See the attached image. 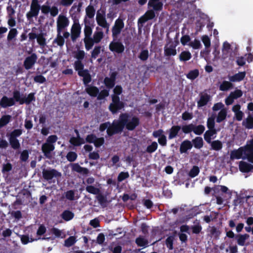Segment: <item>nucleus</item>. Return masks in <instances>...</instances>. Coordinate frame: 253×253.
Listing matches in <instances>:
<instances>
[{"instance_id":"obj_4","label":"nucleus","mask_w":253,"mask_h":253,"mask_svg":"<svg viewBox=\"0 0 253 253\" xmlns=\"http://www.w3.org/2000/svg\"><path fill=\"white\" fill-rule=\"evenodd\" d=\"M41 9V5L38 0H32L30 5V10L26 13V17L29 21L33 17H37Z\"/></svg>"},{"instance_id":"obj_54","label":"nucleus","mask_w":253,"mask_h":253,"mask_svg":"<svg viewBox=\"0 0 253 253\" xmlns=\"http://www.w3.org/2000/svg\"><path fill=\"white\" fill-rule=\"evenodd\" d=\"M202 40L206 48H208L211 46V41L207 35L203 36Z\"/></svg>"},{"instance_id":"obj_25","label":"nucleus","mask_w":253,"mask_h":253,"mask_svg":"<svg viewBox=\"0 0 253 253\" xmlns=\"http://www.w3.org/2000/svg\"><path fill=\"white\" fill-rule=\"evenodd\" d=\"M180 129L179 126H173L169 130V138L171 139L175 137Z\"/></svg>"},{"instance_id":"obj_27","label":"nucleus","mask_w":253,"mask_h":253,"mask_svg":"<svg viewBox=\"0 0 253 253\" xmlns=\"http://www.w3.org/2000/svg\"><path fill=\"white\" fill-rule=\"evenodd\" d=\"M72 169L78 172L86 174L88 172L87 169L81 167L78 164H74L72 165Z\"/></svg>"},{"instance_id":"obj_41","label":"nucleus","mask_w":253,"mask_h":253,"mask_svg":"<svg viewBox=\"0 0 253 253\" xmlns=\"http://www.w3.org/2000/svg\"><path fill=\"white\" fill-rule=\"evenodd\" d=\"M74 217V214L68 211H64L62 214V217L66 221L72 219Z\"/></svg>"},{"instance_id":"obj_62","label":"nucleus","mask_w":253,"mask_h":253,"mask_svg":"<svg viewBox=\"0 0 253 253\" xmlns=\"http://www.w3.org/2000/svg\"><path fill=\"white\" fill-rule=\"evenodd\" d=\"M74 0H60V5L65 6L68 7L70 6L73 2Z\"/></svg>"},{"instance_id":"obj_14","label":"nucleus","mask_w":253,"mask_h":253,"mask_svg":"<svg viewBox=\"0 0 253 253\" xmlns=\"http://www.w3.org/2000/svg\"><path fill=\"white\" fill-rule=\"evenodd\" d=\"M55 147L53 144H48L46 142L43 143L42 147V150L44 155L47 158H51L52 155L51 152L53 151Z\"/></svg>"},{"instance_id":"obj_46","label":"nucleus","mask_w":253,"mask_h":253,"mask_svg":"<svg viewBox=\"0 0 253 253\" xmlns=\"http://www.w3.org/2000/svg\"><path fill=\"white\" fill-rule=\"evenodd\" d=\"M76 242L75 237L71 236L65 241L64 245L66 247H69L74 245Z\"/></svg>"},{"instance_id":"obj_19","label":"nucleus","mask_w":253,"mask_h":253,"mask_svg":"<svg viewBox=\"0 0 253 253\" xmlns=\"http://www.w3.org/2000/svg\"><path fill=\"white\" fill-rule=\"evenodd\" d=\"M85 17L89 19H93L95 14V9L94 6L91 4L88 5L85 8Z\"/></svg>"},{"instance_id":"obj_58","label":"nucleus","mask_w":253,"mask_h":253,"mask_svg":"<svg viewBox=\"0 0 253 253\" xmlns=\"http://www.w3.org/2000/svg\"><path fill=\"white\" fill-rule=\"evenodd\" d=\"M199 173V169L198 167L194 166L193 167V168L191 169L190 172H189V175L192 177H194L197 176Z\"/></svg>"},{"instance_id":"obj_36","label":"nucleus","mask_w":253,"mask_h":253,"mask_svg":"<svg viewBox=\"0 0 253 253\" xmlns=\"http://www.w3.org/2000/svg\"><path fill=\"white\" fill-rule=\"evenodd\" d=\"M199 75V72L198 69H194L190 71L186 75L188 79H195Z\"/></svg>"},{"instance_id":"obj_21","label":"nucleus","mask_w":253,"mask_h":253,"mask_svg":"<svg viewBox=\"0 0 253 253\" xmlns=\"http://www.w3.org/2000/svg\"><path fill=\"white\" fill-rule=\"evenodd\" d=\"M243 126L246 128L248 129H252L253 128V117L249 116L243 122Z\"/></svg>"},{"instance_id":"obj_50","label":"nucleus","mask_w":253,"mask_h":253,"mask_svg":"<svg viewBox=\"0 0 253 253\" xmlns=\"http://www.w3.org/2000/svg\"><path fill=\"white\" fill-rule=\"evenodd\" d=\"M231 87V84L227 81L224 82L220 86V89L222 91L227 90Z\"/></svg>"},{"instance_id":"obj_17","label":"nucleus","mask_w":253,"mask_h":253,"mask_svg":"<svg viewBox=\"0 0 253 253\" xmlns=\"http://www.w3.org/2000/svg\"><path fill=\"white\" fill-rule=\"evenodd\" d=\"M216 133V130L214 128L209 129L204 134L205 140L208 143H211V139L214 138Z\"/></svg>"},{"instance_id":"obj_61","label":"nucleus","mask_w":253,"mask_h":253,"mask_svg":"<svg viewBox=\"0 0 253 253\" xmlns=\"http://www.w3.org/2000/svg\"><path fill=\"white\" fill-rule=\"evenodd\" d=\"M182 131L185 133H188L192 131H193V124H190L189 125H186L183 126L182 127Z\"/></svg>"},{"instance_id":"obj_63","label":"nucleus","mask_w":253,"mask_h":253,"mask_svg":"<svg viewBox=\"0 0 253 253\" xmlns=\"http://www.w3.org/2000/svg\"><path fill=\"white\" fill-rule=\"evenodd\" d=\"M157 143L156 142H154L147 147V151L149 153H152L157 149Z\"/></svg>"},{"instance_id":"obj_16","label":"nucleus","mask_w":253,"mask_h":253,"mask_svg":"<svg viewBox=\"0 0 253 253\" xmlns=\"http://www.w3.org/2000/svg\"><path fill=\"white\" fill-rule=\"evenodd\" d=\"M77 132V137H72L70 140V142L74 146H79L85 143L84 139L81 138L79 135L78 132L76 130Z\"/></svg>"},{"instance_id":"obj_60","label":"nucleus","mask_w":253,"mask_h":253,"mask_svg":"<svg viewBox=\"0 0 253 253\" xmlns=\"http://www.w3.org/2000/svg\"><path fill=\"white\" fill-rule=\"evenodd\" d=\"M148 20L153 19L155 17V13L153 10H148L144 14Z\"/></svg>"},{"instance_id":"obj_35","label":"nucleus","mask_w":253,"mask_h":253,"mask_svg":"<svg viewBox=\"0 0 253 253\" xmlns=\"http://www.w3.org/2000/svg\"><path fill=\"white\" fill-rule=\"evenodd\" d=\"M78 74L79 76L83 77V79H91L90 75L87 69L84 70V69L78 71Z\"/></svg>"},{"instance_id":"obj_37","label":"nucleus","mask_w":253,"mask_h":253,"mask_svg":"<svg viewBox=\"0 0 253 253\" xmlns=\"http://www.w3.org/2000/svg\"><path fill=\"white\" fill-rule=\"evenodd\" d=\"M11 116L10 115H4L0 119V128L7 124L10 121Z\"/></svg>"},{"instance_id":"obj_10","label":"nucleus","mask_w":253,"mask_h":253,"mask_svg":"<svg viewBox=\"0 0 253 253\" xmlns=\"http://www.w3.org/2000/svg\"><path fill=\"white\" fill-rule=\"evenodd\" d=\"M43 177L46 180H50L55 177L58 178L61 176V173L55 169H43L42 171Z\"/></svg>"},{"instance_id":"obj_11","label":"nucleus","mask_w":253,"mask_h":253,"mask_svg":"<svg viewBox=\"0 0 253 253\" xmlns=\"http://www.w3.org/2000/svg\"><path fill=\"white\" fill-rule=\"evenodd\" d=\"M41 9L43 14H47L50 12L51 16L52 17L56 16L59 12L58 8L55 6L50 7L48 5H43L42 7L41 6Z\"/></svg>"},{"instance_id":"obj_5","label":"nucleus","mask_w":253,"mask_h":253,"mask_svg":"<svg viewBox=\"0 0 253 253\" xmlns=\"http://www.w3.org/2000/svg\"><path fill=\"white\" fill-rule=\"evenodd\" d=\"M69 24V19L65 15H59L57 20V32H62Z\"/></svg>"},{"instance_id":"obj_28","label":"nucleus","mask_w":253,"mask_h":253,"mask_svg":"<svg viewBox=\"0 0 253 253\" xmlns=\"http://www.w3.org/2000/svg\"><path fill=\"white\" fill-rule=\"evenodd\" d=\"M210 97L208 94L201 95L200 100L198 102V107H202L205 105L210 100Z\"/></svg>"},{"instance_id":"obj_42","label":"nucleus","mask_w":253,"mask_h":253,"mask_svg":"<svg viewBox=\"0 0 253 253\" xmlns=\"http://www.w3.org/2000/svg\"><path fill=\"white\" fill-rule=\"evenodd\" d=\"M18 32L16 29L12 28L11 29L8 33L7 35V40L8 41H11L13 39H14L17 35Z\"/></svg>"},{"instance_id":"obj_51","label":"nucleus","mask_w":253,"mask_h":253,"mask_svg":"<svg viewBox=\"0 0 253 253\" xmlns=\"http://www.w3.org/2000/svg\"><path fill=\"white\" fill-rule=\"evenodd\" d=\"M92 29L93 28L90 27V26H84V38L91 37V36L92 33Z\"/></svg>"},{"instance_id":"obj_15","label":"nucleus","mask_w":253,"mask_h":253,"mask_svg":"<svg viewBox=\"0 0 253 253\" xmlns=\"http://www.w3.org/2000/svg\"><path fill=\"white\" fill-rule=\"evenodd\" d=\"M15 103L13 98L3 96L0 101V105L3 108L11 106Z\"/></svg>"},{"instance_id":"obj_29","label":"nucleus","mask_w":253,"mask_h":253,"mask_svg":"<svg viewBox=\"0 0 253 253\" xmlns=\"http://www.w3.org/2000/svg\"><path fill=\"white\" fill-rule=\"evenodd\" d=\"M103 38V33L102 31L95 32L92 39L95 43H99Z\"/></svg>"},{"instance_id":"obj_52","label":"nucleus","mask_w":253,"mask_h":253,"mask_svg":"<svg viewBox=\"0 0 253 253\" xmlns=\"http://www.w3.org/2000/svg\"><path fill=\"white\" fill-rule=\"evenodd\" d=\"M74 66L75 70L78 72L84 69V65L81 61H76L74 62Z\"/></svg>"},{"instance_id":"obj_39","label":"nucleus","mask_w":253,"mask_h":253,"mask_svg":"<svg viewBox=\"0 0 253 253\" xmlns=\"http://www.w3.org/2000/svg\"><path fill=\"white\" fill-rule=\"evenodd\" d=\"M86 190L88 192L92 194H98L100 192L99 188L94 187L92 185L87 186L86 187Z\"/></svg>"},{"instance_id":"obj_55","label":"nucleus","mask_w":253,"mask_h":253,"mask_svg":"<svg viewBox=\"0 0 253 253\" xmlns=\"http://www.w3.org/2000/svg\"><path fill=\"white\" fill-rule=\"evenodd\" d=\"M246 76L245 72H239L229 78V79H244Z\"/></svg>"},{"instance_id":"obj_18","label":"nucleus","mask_w":253,"mask_h":253,"mask_svg":"<svg viewBox=\"0 0 253 253\" xmlns=\"http://www.w3.org/2000/svg\"><path fill=\"white\" fill-rule=\"evenodd\" d=\"M240 170L244 172L251 171L253 169V166L246 162L241 161L239 164Z\"/></svg>"},{"instance_id":"obj_9","label":"nucleus","mask_w":253,"mask_h":253,"mask_svg":"<svg viewBox=\"0 0 253 253\" xmlns=\"http://www.w3.org/2000/svg\"><path fill=\"white\" fill-rule=\"evenodd\" d=\"M38 59L36 53H32L31 55L27 57L24 61L23 65L26 70H29L32 68L36 63Z\"/></svg>"},{"instance_id":"obj_53","label":"nucleus","mask_w":253,"mask_h":253,"mask_svg":"<svg viewBox=\"0 0 253 253\" xmlns=\"http://www.w3.org/2000/svg\"><path fill=\"white\" fill-rule=\"evenodd\" d=\"M109 95V91L107 90L104 89L97 94V99L102 100Z\"/></svg>"},{"instance_id":"obj_31","label":"nucleus","mask_w":253,"mask_h":253,"mask_svg":"<svg viewBox=\"0 0 253 253\" xmlns=\"http://www.w3.org/2000/svg\"><path fill=\"white\" fill-rule=\"evenodd\" d=\"M227 114V111L225 108H222L220 111L219 112L217 119L216 121L218 123H220L223 120H224L226 117Z\"/></svg>"},{"instance_id":"obj_43","label":"nucleus","mask_w":253,"mask_h":253,"mask_svg":"<svg viewBox=\"0 0 253 253\" xmlns=\"http://www.w3.org/2000/svg\"><path fill=\"white\" fill-rule=\"evenodd\" d=\"M205 130V127L202 125H199L198 126H195L193 125V131L194 132L197 134L200 135L202 134Z\"/></svg>"},{"instance_id":"obj_44","label":"nucleus","mask_w":253,"mask_h":253,"mask_svg":"<svg viewBox=\"0 0 253 253\" xmlns=\"http://www.w3.org/2000/svg\"><path fill=\"white\" fill-rule=\"evenodd\" d=\"M100 46H95L91 52V56L92 58L95 59L100 54L101 51Z\"/></svg>"},{"instance_id":"obj_56","label":"nucleus","mask_w":253,"mask_h":253,"mask_svg":"<svg viewBox=\"0 0 253 253\" xmlns=\"http://www.w3.org/2000/svg\"><path fill=\"white\" fill-rule=\"evenodd\" d=\"M189 45L195 49H199L201 47L200 41L196 39H195L194 42H190Z\"/></svg>"},{"instance_id":"obj_34","label":"nucleus","mask_w":253,"mask_h":253,"mask_svg":"<svg viewBox=\"0 0 253 253\" xmlns=\"http://www.w3.org/2000/svg\"><path fill=\"white\" fill-rule=\"evenodd\" d=\"M149 51L148 49H143L141 51L138 58L142 61H144L148 59L149 57Z\"/></svg>"},{"instance_id":"obj_47","label":"nucleus","mask_w":253,"mask_h":253,"mask_svg":"<svg viewBox=\"0 0 253 253\" xmlns=\"http://www.w3.org/2000/svg\"><path fill=\"white\" fill-rule=\"evenodd\" d=\"M136 243L140 247H146L148 245V241L145 238L139 237L136 240Z\"/></svg>"},{"instance_id":"obj_45","label":"nucleus","mask_w":253,"mask_h":253,"mask_svg":"<svg viewBox=\"0 0 253 253\" xmlns=\"http://www.w3.org/2000/svg\"><path fill=\"white\" fill-rule=\"evenodd\" d=\"M211 147L215 150H219L222 147V143L218 140L213 141L211 144Z\"/></svg>"},{"instance_id":"obj_23","label":"nucleus","mask_w":253,"mask_h":253,"mask_svg":"<svg viewBox=\"0 0 253 253\" xmlns=\"http://www.w3.org/2000/svg\"><path fill=\"white\" fill-rule=\"evenodd\" d=\"M191 57V54L189 51H182L179 56V60L183 62L189 60Z\"/></svg>"},{"instance_id":"obj_20","label":"nucleus","mask_w":253,"mask_h":253,"mask_svg":"<svg viewBox=\"0 0 253 253\" xmlns=\"http://www.w3.org/2000/svg\"><path fill=\"white\" fill-rule=\"evenodd\" d=\"M192 147L191 142L189 140L184 141L181 144L180 151L181 153H185L188 150Z\"/></svg>"},{"instance_id":"obj_49","label":"nucleus","mask_w":253,"mask_h":253,"mask_svg":"<svg viewBox=\"0 0 253 253\" xmlns=\"http://www.w3.org/2000/svg\"><path fill=\"white\" fill-rule=\"evenodd\" d=\"M84 56L85 52L84 50H78L75 55V57L77 59V61H81L83 60V59L84 58Z\"/></svg>"},{"instance_id":"obj_26","label":"nucleus","mask_w":253,"mask_h":253,"mask_svg":"<svg viewBox=\"0 0 253 253\" xmlns=\"http://www.w3.org/2000/svg\"><path fill=\"white\" fill-rule=\"evenodd\" d=\"M148 5L149 7H152L154 10L156 11L161 10L163 6V3L159 1H153L151 4H150V1H149Z\"/></svg>"},{"instance_id":"obj_22","label":"nucleus","mask_w":253,"mask_h":253,"mask_svg":"<svg viewBox=\"0 0 253 253\" xmlns=\"http://www.w3.org/2000/svg\"><path fill=\"white\" fill-rule=\"evenodd\" d=\"M85 90L86 92L91 96L95 97L97 96L99 93L98 89L93 86H88L86 87Z\"/></svg>"},{"instance_id":"obj_57","label":"nucleus","mask_w":253,"mask_h":253,"mask_svg":"<svg viewBox=\"0 0 253 253\" xmlns=\"http://www.w3.org/2000/svg\"><path fill=\"white\" fill-rule=\"evenodd\" d=\"M191 38L190 36L187 35L182 36L180 39L181 43L183 45L187 44V43L189 42Z\"/></svg>"},{"instance_id":"obj_7","label":"nucleus","mask_w":253,"mask_h":253,"mask_svg":"<svg viewBox=\"0 0 253 253\" xmlns=\"http://www.w3.org/2000/svg\"><path fill=\"white\" fill-rule=\"evenodd\" d=\"M81 26L78 22H74L71 29V38L73 42L76 41L77 39L80 37L81 33Z\"/></svg>"},{"instance_id":"obj_64","label":"nucleus","mask_w":253,"mask_h":253,"mask_svg":"<svg viewBox=\"0 0 253 253\" xmlns=\"http://www.w3.org/2000/svg\"><path fill=\"white\" fill-rule=\"evenodd\" d=\"M58 138L57 136L55 135H52L48 137V138L46 139V141L45 142L48 143V144H53L55 143Z\"/></svg>"},{"instance_id":"obj_1","label":"nucleus","mask_w":253,"mask_h":253,"mask_svg":"<svg viewBox=\"0 0 253 253\" xmlns=\"http://www.w3.org/2000/svg\"><path fill=\"white\" fill-rule=\"evenodd\" d=\"M139 124V120L135 117L129 116L126 114L120 115L118 120H114L112 124L106 122L100 125L99 130L101 131L107 129L109 135L121 132L125 126L128 130H133Z\"/></svg>"},{"instance_id":"obj_8","label":"nucleus","mask_w":253,"mask_h":253,"mask_svg":"<svg viewBox=\"0 0 253 253\" xmlns=\"http://www.w3.org/2000/svg\"><path fill=\"white\" fill-rule=\"evenodd\" d=\"M110 51L118 54L122 53L125 50V46L120 41H112L109 45Z\"/></svg>"},{"instance_id":"obj_12","label":"nucleus","mask_w":253,"mask_h":253,"mask_svg":"<svg viewBox=\"0 0 253 253\" xmlns=\"http://www.w3.org/2000/svg\"><path fill=\"white\" fill-rule=\"evenodd\" d=\"M176 45L172 42L169 45H165L164 47V55L166 57L175 56L177 54L176 50Z\"/></svg>"},{"instance_id":"obj_30","label":"nucleus","mask_w":253,"mask_h":253,"mask_svg":"<svg viewBox=\"0 0 253 253\" xmlns=\"http://www.w3.org/2000/svg\"><path fill=\"white\" fill-rule=\"evenodd\" d=\"M57 37L54 39L53 42L56 43L58 45L60 46H62L65 42V40L64 37L61 36L62 32H57Z\"/></svg>"},{"instance_id":"obj_6","label":"nucleus","mask_w":253,"mask_h":253,"mask_svg":"<svg viewBox=\"0 0 253 253\" xmlns=\"http://www.w3.org/2000/svg\"><path fill=\"white\" fill-rule=\"evenodd\" d=\"M124 27V23L122 19H117L115 22V24L112 28V37L115 40L117 36L121 33L122 30Z\"/></svg>"},{"instance_id":"obj_24","label":"nucleus","mask_w":253,"mask_h":253,"mask_svg":"<svg viewBox=\"0 0 253 253\" xmlns=\"http://www.w3.org/2000/svg\"><path fill=\"white\" fill-rule=\"evenodd\" d=\"M84 42L86 50H89L91 49L95 43L91 37L84 38Z\"/></svg>"},{"instance_id":"obj_40","label":"nucleus","mask_w":253,"mask_h":253,"mask_svg":"<svg viewBox=\"0 0 253 253\" xmlns=\"http://www.w3.org/2000/svg\"><path fill=\"white\" fill-rule=\"evenodd\" d=\"M35 100L34 94L30 93L27 97H23V101H21V104L24 103L29 104L32 101Z\"/></svg>"},{"instance_id":"obj_38","label":"nucleus","mask_w":253,"mask_h":253,"mask_svg":"<svg viewBox=\"0 0 253 253\" xmlns=\"http://www.w3.org/2000/svg\"><path fill=\"white\" fill-rule=\"evenodd\" d=\"M194 146L196 148H200L203 146V139L200 137H197L193 140Z\"/></svg>"},{"instance_id":"obj_2","label":"nucleus","mask_w":253,"mask_h":253,"mask_svg":"<svg viewBox=\"0 0 253 253\" xmlns=\"http://www.w3.org/2000/svg\"><path fill=\"white\" fill-rule=\"evenodd\" d=\"M241 158H247L253 163V139L248 142L244 147L233 151L231 153V159H239Z\"/></svg>"},{"instance_id":"obj_33","label":"nucleus","mask_w":253,"mask_h":253,"mask_svg":"<svg viewBox=\"0 0 253 253\" xmlns=\"http://www.w3.org/2000/svg\"><path fill=\"white\" fill-rule=\"evenodd\" d=\"M37 42L42 47H44L46 45V40L44 37L43 34L40 33L38 35L37 38Z\"/></svg>"},{"instance_id":"obj_3","label":"nucleus","mask_w":253,"mask_h":253,"mask_svg":"<svg viewBox=\"0 0 253 253\" xmlns=\"http://www.w3.org/2000/svg\"><path fill=\"white\" fill-rule=\"evenodd\" d=\"M114 94L112 95V102L109 105V110L115 114L118 110L124 107V103L120 101L118 95L122 92V88L121 86L117 85L114 89Z\"/></svg>"},{"instance_id":"obj_13","label":"nucleus","mask_w":253,"mask_h":253,"mask_svg":"<svg viewBox=\"0 0 253 253\" xmlns=\"http://www.w3.org/2000/svg\"><path fill=\"white\" fill-rule=\"evenodd\" d=\"M96 20L99 26L102 27V28H106V31H108L109 25L107 22L105 15L100 13L99 11H97L96 17Z\"/></svg>"},{"instance_id":"obj_48","label":"nucleus","mask_w":253,"mask_h":253,"mask_svg":"<svg viewBox=\"0 0 253 253\" xmlns=\"http://www.w3.org/2000/svg\"><path fill=\"white\" fill-rule=\"evenodd\" d=\"M9 143L14 149H18L20 147V143L16 138H9Z\"/></svg>"},{"instance_id":"obj_59","label":"nucleus","mask_w":253,"mask_h":253,"mask_svg":"<svg viewBox=\"0 0 253 253\" xmlns=\"http://www.w3.org/2000/svg\"><path fill=\"white\" fill-rule=\"evenodd\" d=\"M77 157V155L75 152H70L67 155V159L70 162L74 161Z\"/></svg>"},{"instance_id":"obj_32","label":"nucleus","mask_w":253,"mask_h":253,"mask_svg":"<svg viewBox=\"0 0 253 253\" xmlns=\"http://www.w3.org/2000/svg\"><path fill=\"white\" fill-rule=\"evenodd\" d=\"M249 237L248 234L239 235L237 236V243L239 245L244 246L246 240Z\"/></svg>"}]
</instances>
